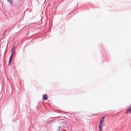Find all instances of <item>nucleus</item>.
<instances>
[{"label":"nucleus","mask_w":131,"mask_h":131,"mask_svg":"<svg viewBox=\"0 0 131 131\" xmlns=\"http://www.w3.org/2000/svg\"><path fill=\"white\" fill-rule=\"evenodd\" d=\"M105 117V116L102 117L100 120L99 124V131H102V124Z\"/></svg>","instance_id":"f257e3e1"},{"label":"nucleus","mask_w":131,"mask_h":131,"mask_svg":"<svg viewBox=\"0 0 131 131\" xmlns=\"http://www.w3.org/2000/svg\"><path fill=\"white\" fill-rule=\"evenodd\" d=\"M48 98V96L46 94H43V99L45 100H46Z\"/></svg>","instance_id":"f03ea898"},{"label":"nucleus","mask_w":131,"mask_h":131,"mask_svg":"<svg viewBox=\"0 0 131 131\" xmlns=\"http://www.w3.org/2000/svg\"><path fill=\"white\" fill-rule=\"evenodd\" d=\"M129 111L131 113V106L130 107V108L128 109H127L126 111V113H128Z\"/></svg>","instance_id":"7ed1b4c3"},{"label":"nucleus","mask_w":131,"mask_h":131,"mask_svg":"<svg viewBox=\"0 0 131 131\" xmlns=\"http://www.w3.org/2000/svg\"><path fill=\"white\" fill-rule=\"evenodd\" d=\"M7 1L11 5H12L13 4V2L12 0H7Z\"/></svg>","instance_id":"20e7f679"},{"label":"nucleus","mask_w":131,"mask_h":131,"mask_svg":"<svg viewBox=\"0 0 131 131\" xmlns=\"http://www.w3.org/2000/svg\"><path fill=\"white\" fill-rule=\"evenodd\" d=\"M15 48V45H14L13 46L12 49L11 50L12 53H13V51Z\"/></svg>","instance_id":"39448f33"},{"label":"nucleus","mask_w":131,"mask_h":131,"mask_svg":"<svg viewBox=\"0 0 131 131\" xmlns=\"http://www.w3.org/2000/svg\"><path fill=\"white\" fill-rule=\"evenodd\" d=\"M61 129V127L60 126H58V131H60Z\"/></svg>","instance_id":"423d86ee"},{"label":"nucleus","mask_w":131,"mask_h":131,"mask_svg":"<svg viewBox=\"0 0 131 131\" xmlns=\"http://www.w3.org/2000/svg\"><path fill=\"white\" fill-rule=\"evenodd\" d=\"M13 53H12V54L11 55V56H10V58H9L10 60H12Z\"/></svg>","instance_id":"0eeeda50"},{"label":"nucleus","mask_w":131,"mask_h":131,"mask_svg":"<svg viewBox=\"0 0 131 131\" xmlns=\"http://www.w3.org/2000/svg\"><path fill=\"white\" fill-rule=\"evenodd\" d=\"M7 29H6V30L4 31V32L3 34V35H5V32L7 31Z\"/></svg>","instance_id":"6e6552de"},{"label":"nucleus","mask_w":131,"mask_h":131,"mask_svg":"<svg viewBox=\"0 0 131 131\" xmlns=\"http://www.w3.org/2000/svg\"><path fill=\"white\" fill-rule=\"evenodd\" d=\"M12 62V60L9 59V62L10 63V65H11V62Z\"/></svg>","instance_id":"1a4fd4ad"},{"label":"nucleus","mask_w":131,"mask_h":131,"mask_svg":"<svg viewBox=\"0 0 131 131\" xmlns=\"http://www.w3.org/2000/svg\"><path fill=\"white\" fill-rule=\"evenodd\" d=\"M8 65H10V63H9V62Z\"/></svg>","instance_id":"9d476101"},{"label":"nucleus","mask_w":131,"mask_h":131,"mask_svg":"<svg viewBox=\"0 0 131 131\" xmlns=\"http://www.w3.org/2000/svg\"><path fill=\"white\" fill-rule=\"evenodd\" d=\"M53 120H52V121H51V122L53 121Z\"/></svg>","instance_id":"9b49d317"}]
</instances>
